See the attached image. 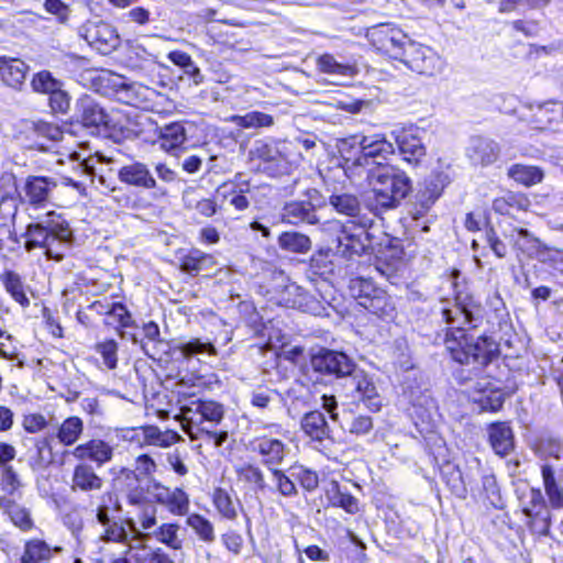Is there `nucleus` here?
<instances>
[{"label":"nucleus","instance_id":"obj_1","mask_svg":"<svg viewBox=\"0 0 563 563\" xmlns=\"http://www.w3.org/2000/svg\"><path fill=\"white\" fill-rule=\"evenodd\" d=\"M441 313L451 329L445 336V347L452 358L461 364L487 365L498 353V344L486 335L474 336L463 329L477 320L481 306L472 297L457 295L455 302H441Z\"/></svg>","mask_w":563,"mask_h":563},{"label":"nucleus","instance_id":"obj_2","mask_svg":"<svg viewBox=\"0 0 563 563\" xmlns=\"http://www.w3.org/2000/svg\"><path fill=\"white\" fill-rule=\"evenodd\" d=\"M371 187L369 208L375 212L396 209L411 191L407 174L388 164H377L365 174Z\"/></svg>","mask_w":563,"mask_h":563},{"label":"nucleus","instance_id":"obj_3","mask_svg":"<svg viewBox=\"0 0 563 563\" xmlns=\"http://www.w3.org/2000/svg\"><path fill=\"white\" fill-rule=\"evenodd\" d=\"M26 235L29 236L25 243L27 251L42 247L45 250V255L55 261L64 257V252L73 240V232L66 220L53 211L47 212L37 223L29 224Z\"/></svg>","mask_w":563,"mask_h":563},{"label":"nucleus","instance_id":"obj_4","mask_svg":"<svg viewBox=\"0 0 563 563\" xmlns=\"http://www.w3.org/2000/svg\"><path fill=\"white\" fill-rule=\"evenodd\" d=\"M360 154L357 157L352 158L345 156L342 152L345 175L350 179L362 177L367 174L368 168L383 164L377 159H387L388 156L395 153V147L384 134L364 135L358 141Z\"/></svg>","mask_w":563,"mask_h":563},{"label":"nucleus","instance_id":"obj_5","mask_svg":"<svg viewBox=\"0 0 563 563\" xmlns=\"http://www.w3.org/2000/svg\"><path fill=\"white\" fill-rule=\"evenodd\" d=\"M224 410L221 404L212 400H191L181 406L177 417L183 430L191 440L200 439V433L207 430L205 422L219 423L223 419Z\"/></svg>","mask_w":563,"mask_h":563},{"label":"nucleus","instance_id":"obj_6","mask_svg":"<svg viewBox=\"0 0 563 563\" xmlns=\"http://www.w3.org/2000/svg\"><path fill=\"white\" fill-rule=\"evenodd\" d=\"M332 242L344 254H362L369 245L368 232L364 225L354 221L341 223L339 220L325 221L321 225Z\"/></svg>","mask_w":563,"mask_h":563},{"label":"nucleus","instance_id":"obj_7","mask_svg":"<svg viewBox=\"0 0 563 563\" xmlns=\"http://www.w3.org/2000/svg\"><path fill=\"white\" fill-rule=\"evenodd\" d=\"M366 38L382 54L400 59L409 44L410 37L397 25L380 23L367 29Z\"/></svg>","mask_w":563,"mask_h":563},{"label":"nucleus","instance_id":"obj_8","mask_svg":"<svg viewBox=\"0 0 563 563\" xmlns=\"http://www.w3.org/2000/svg\"><path fill=\"white\" fill-rule=\"evenodd\" d=\"M399 60L412 71L426 76H433L443 68V60L433 48L411 38Z\"/></svg>","mask_w":563,"mask_h":563},{"label":"nucleus","instance_id":"obj_9","mask_svg":"<svg viewBox=\"0 0 563 563\" xmlns=\"http://www.w3.org/2000/svg\"><path fill=\"white\" fill-rule=\"evenodd\" d=\"M146 492L157 504L174 516H184L189 510L188 495L181 488H169L156 479L147 481Z\"/></svg>","mask_w":563,"mask_h":563},{"label":"nucleus","instance_id":"obj_10","mask_svg":"<svg viewBox=\"0 0 563 563\" xmlns=\"http://www.w3.org/2000/svg\"><path fill=\"white\" fill-rule=\"evenodd\" d=\"M311 367L321 374L345 377L353 373L355 364L342 352L321 350L311 357Z\"/></svg>","mask_w":563,"mask_h":563},{"label":"nucleus","instance_id":"obj_11","mask_svg":"<svg viewBox=\"0 0 563 563\" xmlns=\"http://www.w3.org/2000/svg\"><path fill=\"white\" fill-rule=\"evenodd\" d=\"M276 278V300L279 305L296 308L302 311L310 310L311 297L298 286L296 283H291L282 272L277 274Z\"/></svg>","mask_w":563,"mask_h":563},{"label":"nucleus","instance_id":"obj_12","mask_svg":"<svg viewBox=\"0 0 563 563\" xmlns=\"http://www.w3.org/2000/svg\"><path fill=\"white\" fill-rule=\"evenodd\" d=\"M421 133L422 131L415 126L404 128L394 132L400 154L410 164L419 163L426 155Z\"/></svg>","mask_w":563,"mask_h":563},{"label":"nucleus","instance_id":"obj_13","mask_svg":"<svg viewBox=\"0 0 563 563\" xmlns=\"http://www.w3.org/2000/svg\"><path fill=\"white\" fill-rule=\"evenodd\" d=\"M351 377V385L355 391V398L362 401L371 411H379L383 405L382 397L373 378L362 369L354 367Z\"/></svg>","mask_w":563,"mask_h":563},{"label":"nucleus","instance_id":"obj_14","mask_svg":"<svg viewBox=\"0 0 563 563\" xmlns=\"http://www.w3.org/2000/svg\"><path fill=\"white\" fill-rule=\"evenodd\" d=\"M86 41L101 54L113 52L120 44L117 30L107 22L91 23L86 29Z\"/></svg>","mask_w":563,"mask_h":563},{"label":"nucleus","instance_id":"obj_15","mask_svg":"<svg viewBox=\"0 0 563 563\" xmlns=\"http://www.w3.org/2000/svg\"><path fill=\"white\" fill-rule=\"evenodd\" d=\"M252 452L261 456L262 463L272 472V468H278L286 455L285 443L279 439L269 437H257L250 443Z\"/></svg>","mask_w":563,"mask_h":563},{"label":"nucleus","instance_id":"obj_16","mask_svg":"<svg viewBox=\"0 0 563 563\" xmlns=\"http://www.w3.org/2000/svg\"><path fill=\"white\" fill-rule=\"evenodd\" d=\"M115 484L121 488L130 506H142L148 503V493L146 485L142 484V479L133 470L123 468L115 478Z\"/></svg>","mask_w":563,"mask_h":563},{"label":"nucleus","instance_id":"obj_17","mask_svg":"<svg viewBox=\"0 0 563 563\" xmlns=\"http://www.w3.org/2000/svg\"><path fill=\"white\" fill-rule=\"evenodd\" d=\"M113 451V446L104 440L91 439L77 445L71 451V455L80 462L91 461L102 466L112 460Z\"/></svg>","mask_w":563,"mask_h":563},{"label":"nucleus","instance_id":"obj_18","mask_svg":"<svg viewBox=\"0 0 563 563\" xmlns=\"http://www.w3.org/2000/svg\"><path fill=\"white\" fill-rule=\"evenodd\" d=\"M120 181L144 189H154L157 183L153 177L150 168L142 162H134L122 166L118 172Z\"/></svg>","mask_w":563,"mask_h":563},{"label":"nucleus","instance_id":"obj_19","mask_svg":"<svg viewBox=\"0 0 563 563\" xmlns=\"http://www.w3.org/2000/svg\"><path fill=\"white\" fill-rule=\"evenodd\" d=\"M316 65L319 71L340 79H352L358 75L356 60L350 59L346 62H339L334 55L329 53L318 56Z\"/></svg>","mask_w":563,"mask_h":563},{"label":"nucleus","instance_id":"obj_20","mask_svg":"<svg viewBox=\"0 0 563 563\" xmlns=\"http://www.w3.org/2000/svg\"><path fill=\"white\" fill-rule=\"evenodd\" d=\"M467 156L474 165L487 166L498 158L499 146L493 140L474 136L467 147Z\"/></svg>","mask_w":563,"mask_h":563},{"label":"nucleus","instance_id":"obj_21","mask_svg":"<svg viewBox=\"0 0 563 563\" xmlns=\"http://www.w3.org/2000/svg\"><path fill=\"white\" fill-rule=\"evenodd\" d=\"M55 187L56 183L47 177L30 176L24 186L25 198L35 208L44 207Z\"/></svg>","mask_w":563,"mask_h":563},{"label":"nucleus","instance_id":"obj_22","mask_svg":"<svg viewBox=\"0 0 563 563\" xmlns=\"http://www.w3.org/2000/svg\"><path fill=\"white\" fill-rule=\"evenodd\" d=\"M247 192H250V184L236 178L222 184L217 190L218 197H221L239 211H243L250 206L249 198L246 197Z\"/></svg>","mask_w":563,"mask_h":563},{"label":"nucleus","instance_id":"obj_23","mask_svg":"<svg viewBox=\"0 0 563 563\" xmlns=\"http://www.w3.org/2000/svg\"><path fill=\"white\" fill-rule=\"evenodd\" d=\"M103 479L95 472L93 467L85 462L74 467L70 489L73 492L89 493L101 489Z\"/></svg>","mask_w":563,"mask_h":563},{"label":"nucleus","instance_id":"obj_24","mask_svg":"<svg viewBox=\"0 0 563 563\" xmlns=\"http://www.w3.org/2000/svg\"><path fill=\"white\" fill-rule=\"evenodd\" d=\"M80 120L85 126L106 129L109 124V115L106 111L89 96H84L78 101Z\"/></svg>","mask_w":563,"mask_h":563},{"label":"nucleus","instance_id":"obj_25","mask_svg":"<svg viewBox=\"0 0 563 563\" xmlns=\"http://www.w3.org/2000/svg\"><path fill=\"white\" fill-rule=\"evenodd\" d=\"M156 96L157 93L154 89L126 80L118 99L136 108L150 109L152 107V101Z\"/></svg>","mask_w":563,"mask_h":563},{"label":"nucleus","instance_id":"obj_26","mask_svg":"<svg viewBox=\"0 0 563 563\" xmlns=\"http://www.w3.org/2000/svg\"><path fill=\"white\" fill-rule=\"evenodd\" d=\"M284 222L298 225L301 223L316 224L319 219L310 201H290L285 205L282 213Z\"/></svg>","mask_w":563,"mask_h":563},{"label":"nucleus","instance_id":"obj_27","mask_svg":"<svg viewBox=\"0 0 563 563\" xmlns=\"http://www.w3.org/2000/svg\"><path fill=\"white\" fill-rule=\"evenodd\" d=\"M29 66L19 58H0V77L2 81L14 89H20L25 82Z\"/></svg>","mask_w":563,"mask_h":563},{"label":"nucleus","instance_id":"obj_28","mask_svg":"<svg viewBox=\"0 0 563 563\" xmlns=\"http://www.w3.org/2000/svg\"><path fill=\"white\" fill-rule=\"evenodd\" d=\"M60 547H51L44 540L38 538L29 539L24 542L23 553L20 558L21 563H44L48 562L54 553L62 552Z\"/></svg>","mask_w":563,"mask_h":563},{"label":"nucleus","instance_id":"obj_29","mask_svg":"<svg viewBox=\"0 0 563 563\" xmlns=\"http://www.w3.org/2000/svg\"><path fill=\"white\" fill-rule=\"evenodd\" d=\"M186 140V129L180 122H173L157 129L156 143L164 152L170 153L179 148Z\"/></svg>","mask_w":563,"mask_h":563},{"label":"nucleus","instance_id":"obj_30","mask_svg":"<svg viewBox=\"0 0 563 563\" xmlns=\"http://www.w3.org/2000/svg\"><path fill=\"white\" fill-rule=\"evenodd\" d=\"M489 443L498 455H508L514 450V433L506 422L492 423L488 428Z\"/></svg>","mask_w":563,"mask_h":563},{"label":"nucleus","instance_id":"obj_31","mask_svg":"<svg viewBox=\"0 0 563 563\" xmlns=\"http://www.w3.org/2000/svg\"><path fill=\"white\" fill-rule=\"evenodd\" d=\"M16 184L12 174H3L0 177V216L3 219L14 217L16 205Z\"/></svg>","mask_w":563,"mask_h":563},{"label":"nucleus","instance_id":"obj_32","mask_svg":"<svg viewBox=\"0 0 563 563\" xmlns=\"http://www.w3.org/2000/svg\"><path fill=\"white\" fill-rule=\"evenodd\" d=\"M0 510L23 532H27L34 527V521L31 518L30 511L25 507L21 506L16 500H9L5 497H0Z\"/></svg>","mask_w":563,"mask_h":563},{"label":"nucleus","instance_id":"obj_33","mask_svg":"<svg viewBox=\"0 0 563 563\" xmlns=\"http://www.w3.org/2000/svg\"><path fill=\"white\" fill-rule=\"evenodd\" d=\"M563 120V104L558 101H547L538 104L533 112V122L539 129H548L552 123Z\"/></svg>","mask_w":563,"mask_h":563},{"label":"nucleus","instance_id":"obj_34","mask_svg":"<svg viewBox=\"0 0 563 563\" xmlns=\"http://www.w3.org/2000/svg\"><path fill=\"white\" fill-rule=\"evenodd\" d=\"M0 282L10 297L22 308L30 306V299L26 296L25 287L21 276L13 271H4L0 274Z\"/></svg>","mask_w":563,"mask_h":563},{"label":"nucleus","instance_id":"obj_35","mask_svg":"<svg viewBox=\"0 0 563 563\" xmlns=\"http://www.w3.org/2000/svg\"><path fill=\"white\" fill-rule=\"evenodd\" d=\"M22 488L23 483L13 467L0 470V497L18 501L22 498Z\"/></svg>","mask_w":563,"mask_h":563},{"label":"nucleus","instance_id":"obj_36","mask_svg":"<svg viewBox=\"0 0 563 563\" xmlns=\"http://www.w3.org/2000/svg\"><path fill=\"white\" fill-rule=\"evenodd\" d=\"M145 342H142V350L152 358L162 357L166 353L167 344L159 338L161 332L158 325L150 321L143 327Z\"/></svg>","mask_w":563,"mask_h":563},{"label":"nucleus","instance_id":"obj_37","mask_svg":"<svg viewBox=\"0 0 563 563\" xmlns=\"http://www.w3.org/2000/svg\"><path fill=\"white\" fill-rule=\"evenodd\" d=\"M327 497L333 507H340L347 514L354 515L360 510L358 500L343 489L338 482H332L327 490Z\"/></svg>","mask_w":563,"mask_h":563},{"label":"nucleus","instance_id":"obj_38","mask_svg":"<svg viewBox=\"0 0 563 563\" xmlns=\"http://www.w3.org/2000/svg\"><path fill=\"white\" fill-rule=\"evenodd\" d=\"M82 432L84 421L77 416H71L59 424L56 438L60 444L70 446L80 439Z\"/></svg>","mask_w":563,"mask_h":563},{"label":"nucleus","instance_id":"obj_39","mask_svg":"<svg viewBox=\"0 0 563 563\" xmlns=\"http://www.w3.org/2000/svg\"><path fill=\"white\" fill-rule=\"evenodd\" d=\"M301 428L312 440L322 441L329 435V427L323 413L311 411L301 420Z\"/></svg>","mask_w":563,"mask_h":563},{"label":"nucleus","instance_id":"obj_40","mask_svg":"<svg viewBox=\"0 0 563 563\" xmlns=\"http://www.w3.org/2000/svg\"><path fill=\"white\" fill-rule=\"evenodd\" d=\"M543 486L545 494L548 496L549 504L553 508H562L563 507V488L558 483L555 473L553 468L544 464L541 468Z\"/></svg>","mask_w":563,"mask_h":563},{"label":"nucleus","instance_id":"obj_41","mask_svg":"<svg viewBox=\"0 0 563 563\" xmlns=\"http://www.w3.org/2000/svg\"><path fill=\"white\" fill-rule=\"evenodd\" d=\"M143 435V444L168 448L179 440V435L173 431H162L155 426H145L139 429Z\"/></svg>","mask_w":563,"mask_h":563},{"label":"nucleus","instance_id":"obj_42","mask_svg":"<svg viewBox=\"0 0 563 563\" xmlns=\"http://www.w3.org/2000/svg\"><path fill=\"white\" fill-rule=\"evenodd\" d=\"M54 462V453L51 442L47 438L35 442V451L30 456V466L33 471L40 472L46 470Z\"/></svg>","mask_w":563,"mask_h":563},{"label":"nucleus","instance_id":"obj_43","mask_svg":"<svg viewBox=\"0 0 563 563\" xmlns=\"http://www.w3.org/2000/svg\"><path fill=\"white\" fill-rule=\"evenodd\" d=\"M514 233L511 234V241L519 251L526 253L528 256H537L542 251L541 241L531 234L526 229H514Z\"/></svg>","mask_w":563,"mask_h":563},{"label":"nucleus","instance_id":"obj_44","mask_svg":"<svg viewBox=\"0 0 563 563\" xmlns=\"http://www.w3.org/2000/svg\"><path fill=\"white\" fill-rule=\"evenodd\" d=\"M180 526L175 522H166L161 525L156 530L151 532L158 542L167 545L172 550H180L183 540L179 537Z\"/></svg>","mask_w":563,"mask_h":563},{"label":"nucleus","instance_id":"obj_45","mask_svg":"<svg viewBox=\"0 0 563 563\" xmlns=\"http://www.w3.org/2000/svg\"><path fill=\"white\" fill-rule=\"evenodd\" d=\"M330 206L339 213L355 217L361 210L358 198L353 194H333L329 198Z\"/></svg>","mask_w":563,"mask_h":563},{"label":"nucleus","instance_id":"obj_46","mask_svg":"<svg viewBox=\"0 0 563 563\" xmlns=\"http://www.w3.org/2000/svg\"><path fill=\"white\" fill-rule=\"evenodd\" d=\"M509 177L527 187L539 184L543 179V172L537 166L516 164L508 170Z\"/></svg>","mask_w":563,"mask_h":563},{"label":"nucleus","instance_id":"obj_47","mask_svg":"<svg viewBox=\"0 0 563 563\" xmlns=\"http://www.w3.org/2000/svg\"><path fill=\"white\" fill-rule=\"evenodd\" d=\"M231 122L243 129L269 128L274 124V118L271 114L251 111L243 115H233Z\"/></svg>","mask_w":563,"mask_h":563},{"label":"nucleus","instance_id":"obj_48","mask_svg":"<svg viewBox=\"0 0 563 563\" xmlns=\"http://www.w3.org/2000/svg\"><path fill=\"white\" fill-rule=\"evenodd\" d=\"M278 244L283 250L294 253H306L311 247L310 239L298 232H285L280 234Z\"/></svg>","mask_w":563,"mask_h":563},{"label":"nucleus","instance_id":"obj_49","mask_svg":"<svg viewBox=\"0 0 563 563\" xmlns=\"http://www.w3.org/2000/svg\"><path fill=\"white\" fill-rule=\"evenodd\" d=\"M137 511L135 517L126 518L125 520H132L135 528L141 529V531L151 532V530L157 523V509L155 506L150 503L144 504L142 506H136Z\"/></svg>","mask_w":563,"mask_h":563},{"label":"nucleus","instance_id":"obj_50","mask_svg":"<svg viewBox=\"0 0 563 563\" xmlns=\"http://www.w3.org/2000/svg\"><path fill=\"white\" fill-rule=\"evenodd\" d=\"M213 264V257L199 250L191 251L183 258L181 269L188 274L196 275Z\"/></svg>","mask_w":563,"mask_h":563},{"label":"nucleus","instance_id":"obj_51","mask_svg":"<svg viewBox=\"0 0 563 563\" xmlns=\"http://www.w3.org/2000/svg\"><path fill=\"white\" fill-rule=\"evenodd\" d=\"M124 525L129 528L128 538L123 542L128 547L126 553L130 554L136 550L144 552V548L147 547V542L152 537L151 532L141 531V529L135 528L132 520H124Z\"/></svg>","mask_w":563,"mask_h":563},{"label":"nucleus","instance_id":"obj_52","mask_svg":"<svg viewBox=\"0 0 563 563\" xmlns=\"http://www.w3.org/2000/svg\"><path fill=\"white\" fill-rule=\"evenodd\" d=\"M238 476L241 481L250 484L256 492L264 493L269 489L266 484L264 474L258 466L245 464L238 470Z\"/></svg>","mask_w":563,"mask_h":563},{"label":"nucleus","instance_id":"obj_53","mask_svg":"<svg viewBox=\"0 0 563 563\" xmlns=\"http://www.w3.org/2000/svg\"><path fill=\"white\" fill-rule=\"evenodd\" d=\"M528 205L529 202L523 196L510 194L494 199L493 210L499 214H510L514 209L525 210Z\"/></svg>","mask_w":563,"mask_h":563},{"label":"nucleus","instance_id":"obj_54","mask_svg":"<svg viewBox=\"0 0 563 563\" xmlns=\"http://www.w3.org/2000/svg\"><path fill=\"white\" fill-rule=\"evenodd\" d=\"M291 146L292 144L289 141H279L275 144L274 147L264 145L257 151L260 153V157L265 161H276L278 157H280L288 163H296L298 159L289 154Z\"/></svg>","mask_w":563,"mask_h":563},{"label":"nucleus","instance_id":"obj_55","mask_svg":"<svg viewBox=\"0 0 563 563\" xmlns=\"http://www.w3.org/2000/svg\"><path fill=\"white\" fill-rule=\"evenodd\" d=\"M474 400L486 411H498L505 401V394L499 388H482Z\"/></svg>","mask_w":563,"mask_h":563},{"label":"nucleus","instance_id":"obj_56","mask_svg":"<svg viewBox=\"0 0 563 563\" xmlns=\"http://www.w3.org/2000/svg\"><path fill=\"white\" fill-rule=\"evenodd\" d=\"M187 525L195 531L200 540L211 543L216 539L213 525L203 516L192 514L187 518Z\"/></svg>","mask_w":563,"mask_h":563},{"label":"nucleus","instance_id":"obj_57","mask_svg":"<svg viewBox=\"0 0 563 563\" xmlns=\"http://www.w3.org/2000/svg\"><path fill=\"white\" fill-rule=\"evenodd\" d=\"M95 351L101 356L102 364L107 369H115L118 366V343L113 339L98 342Z\"/></svg>","mask_w":563,"mask_h":563},{"label":"nucleus","instance_id":"obj_58","mask_svg":"<svg viewBox=\"0 0 563 563\" xmlns=\"http://www.w3.org/2000/svg\"><path fill=\"white\" fill-rule=\"evenodd\" d=\"M340 424L344 431L356 437L366 435L374 428L373 419L365 415L354 416L349 421H341Z\"/></svg>","mask_w":563,"mask_h":563},{"label":"nucleus","instance_id":"obj_59","mask_svg":"<svg viewBox=\"0 0 563 563\" xmlns=\"http://www.w3.org/2000/svg\"><path fill=\"white\" fill-rule=\"evenodd\" d=\"M31 86L36 92L51 95L63 84L54 78L49 71L43 70L34 75Z\"/></svg>","mask_w":563,"mask_h":563},{"label":"nucleus","instance_id":"obj_60","mask_svg":"<svg viewBox=\"0 0 563 563\" xmlns=\"http://www.w3.org/2000/svg\"><path fill=\"white\" fill-rule=\"evenodd\" d=\"M213 505L217 510L227 519H234L236 510L229 493L222 488H217L212 495Z\"/></svg>","mask_w":563,"mask_h":563},{"label":"nucleus","instance_id":"obj_61","mask_svg":"<svg viewBox=\"0 0 563 563\" xmlns=\"http://www.w3.org/2000/svg\"><path fill=\"white\" fill-rule=\"evenodd\" d=\"M272 476L278 494L286 498L295 497L298 494L297 487L290 476L279 468H272Z\"/></svg>","mask_w":563,"mask_h":563},{"label":"nucleus","instance_id":"obj_62","mask_svg":"<svg viewBox=\"0 0 563 563\" xmlns=\"http://www.w3.org/2000/svg\"><path fill=\"white\" fill-rule=\"evenodd\" d=\"M126 78L108 70H103L98 75V81L101 85V88L106 90V92H112L119 98L121 90L124 88Z\"/></svg>","mask_w":563,"mask_h":563},{"label":"nucleus","instance_id":"obj_63","mask_svg":"<svg viewBox=\"0 0 563 563\" xmlns=\"http://www.w3.org/2000/svg\"><path fill=\"white\" fill-rule=\"evenodd\" d=\"M290 476L297 479L300 486L308 492L314 490L319 485L318 474L302 466L292 467Z\"/></svg>","mask_w":563,"mask_h":563},{"label":"nucleus","instance_id":"obj_64","mask_svg":"<svg viewBox=\"0 0 563 563\" xmlns=\"http://www.w3.org/2000/svg\"><path fill=\"white\" fill-rule=\"evenodd\" d=\"M362 305L379 318L393 316L394 307L385 296H375L368 299V302H362Z\"/></svg>","mask_w":563,"mask_h":563}]
</instances>
